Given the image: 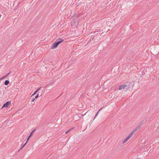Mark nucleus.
<instances>
[{"instance_id": "nucleus-1", "label": "nucleus", "mask_w": 159, "mask_h": 159, "mask_svg": "<svg viewBox=\"0 0 159 159\" xmlns=\"http://www.w3.org/2000/svg\"><path fill=\"white\" fill-rule=\"evenodd\" d=\"M64 40L63 39H57V42H55L54 43L52 46V47L51 48L52 49H54V48H56L58 46V45L61 43Z\"/></svg>"}, {"instance_id": "nucleus-2", "label": "nucleus", "mask_w": 159, "mask_h": 159, "mask_svg": "<svg viewBox=\"0 0 159 159\" xmlns=\"http://www.w3.org/2000/svg\"><path fill=\"white\" fill-rule=\"evenodd\" d=\"M137 130V128H136L134 131L132 132L123 141L122 143L124 144L133 136V134L134 132H135Z\"/></svg>"}, {"instance_id": "nucleus-3", "label": "nucleus", "mask_w": 159, "mask_h": 159, "mask_svg": "<svg viewBox=\"0 0 159 159\" xmlns=\"http://www.w3.org/2000/svg\"><path fill=\"white\" fill-rule=\"evenodd\" d=\"M129 85H127L126 84H124L123 85H121L119 86L118 89L119 90H121L125 88L126 90V91H127L129 89Z\"/></svg>"}, {"instance_id": "nucleus-4", "label": "nucleus", "mask_w": 159, "mask_h": 159, "mask_svg": "<svg viewBox=\"0 0 159 159\" xmlns=\"http://www.w3.org/2000/svg\"><path fill=\"white\" fill-rule=\"evenodd\" d=\"M35 130V129L33 130L30 133V135L28 137L27 139V141L23 145V146H22V147L20 148V150L25 145L26 143H27V141L29 140V139H30V137L32 135L33 133L34 132V131Z\"/></svg>"}, {"instance_id": "nucleus-5", "label": "nucleus", "mask_w": 159, "mask_h": 159, "mask_svg": "<svg viewBox=\"0 0 159 159\" xmlns=\"http://www.w3.org/2000/svg\"><path fill=\"white\" fill-rule=\"evenodd\" d=\"M11 102L10 101H8L6 103L4 104L3 106L2 107V108L3 107H6V108L9 105L11 104Z\"/></svg>"}, {"instance_id": "nucleus-6", "label": "nucleus", "mask_w": 159, "mask_h": 159, "mask_svg": "<svg viewBox=\"0 0 159 159\" xmlns=\"http://www.w3.org/2000/svg\"><path fill=\"white\" fill-rule=\"evenodd\" d=\"M9 83V81L8 80H6L5 81L4 84L6 85H7Z\"/></svg>"}, {"instance_id": "nucleus-7", "label": "nucleus", "mask_w": 159, "mask_h": 159, "mask_svg": "<svg viewBox=\"0 0 159 159\" xmlns=\"http://www.w3.org/2000/svg\"><path fill=\"white\" fill-rule=\"evenodd\" d=\"M41 88H39L38 89H37L33 94L32 95H35L40 89Z\"/></svg>"}, {"instance_id": "nucleus-8", "label": "nucleus", "mask_w": 159, "mask_h": 159, "mask_svg": "<svg viewBox=\"0 0 159 159\" xmlns=\"http://www.w3.org/2000/svg\"><path fill=\"white\" fill-rule=\"evenodd\" d=\"M102 109V108H101L98 111V112H97V114H96V115L95 116V117H94V118H95L97 116V115H98V113H99V112L101 111V110Z\"/></svg>"}, {"instance_id": "nucleus-9", "label": "nucleus", "mask_w": 159, "mask_h": 159, "mask_svg": "<svg viewBox=\"0 0 159 159\" xmlns=\"http://www.w3.org/2000/svg\"><path fill=\"white\" fill-rule=\"evenodd\" d=\"M11 72V71H10L5 76H3L2 78L3 79L4 78H6V77H7L8 75Z\"/></svg>"}, {"instance_id": "nucleus-10", "label": "nucleus", "mask_w": 159, "mask_h": 159, "mask_svg": "<svg viewBox=\"0 0 159 159\" xmlns=\"http://www.w3.org/2000/svg\"><path fill=\"white\" fill-rule=\"evenodd\" d=\"M71 130V129H69L68 130H67V131H66L65 133V134H67V133L69 132Z\"/></svg>"}, {"instance_id": "nucleus-11", "label": "nucleus", "mask_w": 159, "mask_h": 159, "mask_svg": "<svg viewBox=\"0 0 159 159\" xmlns=\"http://www.w3.org/2000/svg\"><path fill=\"white\" fill-rule=\"evenodd\" d=\"M39 94H37V95L36 96H35V98H37L39 96Z\"/></svg>"}, {"instance_id": "nucleus-12", "label": "nucleus", "mask_w": 159, "mask_h": 159, "mask_svg": "<svg viewBox=\"0 0 159 159\" xmlns=\"http://www.w3.org/2000/svg\"><path fill=\"white\" fill-rule=\"evenodd\" d=\"M35 99V98H34V99H33L31 101H32V102H34V101Z\"/></svg>"}, {"instance_id": "nucleus-13", "label": "nucleus", "mask_w": 159, "mask_h": 159, "mask_svg": "<svg viewBox=\"0 0 159 159\" xmlns=\"http://www.w3.org/2000/svg\"><path fill=\"white\" fill-rule=\"evenodd\" d=\"M2 79H3L2 78H0V81L1 80H2Z\"/></svg>"}, {"instance_id": "nucleus-14", "label": "nucleus", "mask_w": 159, "mask_h": 159, "mask_svg": "<svg viewBox=\"0 0 159 159\" xmlns=\"http://www.w3.org/2000/svg\"><path fill=\"white\" fill-rule=\"evenodd\" d=\"M138 128H140V127H139Z\"/></svg>"}, {"instance_id": "nucleus-15", "label": "nucleus", "mask_w": 159, "mask_h": 159, "mask_svg": "<svg viewBox=\"0 0 159 159\" xmlns=\"http://www.w3.org/2000/svg\"><path fill=\"white\" fill-rule=\"evenodd\" d=\"M137 159H138V158H137Z\"/></svg>"}]
</instances>
